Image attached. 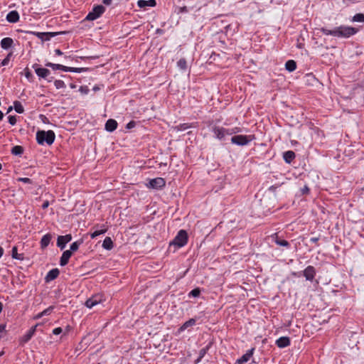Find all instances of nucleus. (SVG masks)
I'll list each match as a JSON object with an SVG mask.
<instances>
[{
  "mask_svg": "<svg viewBox=\"0 0 364 364\" xmlns=\"http://www.w3.org/2000/svg\"><path fill=\"white\" fill-rule=\"evenodd\" d=\"M321 31L326 36L331 35L338 38H349L356 33L357 29L350 26H341L333 30L321 28Z\"/></svg>",
  "mask_w": 364,
  "mask_h": 364,
  "instance_id": "1",
  "label": "nucleus"
},
{
  "mask_svg": "<svg viewBox=\"0 0 364 364\" xmlns=\"http://www.w3.org/2000/svg\"><path fill=\"white\" fill-rule=\"evenodd\" d=\"M55 138V133L52 130L38 131L36 133V140L39 144L46 143L50 145L53 143Z\"/></svg>",
  "mask_w": 364,
  "mask_h": 364,
  "instance_id": "2",
  "label": "nucleus"
},
{
  "mask_svg": "<svg viewBox=\"0 0 364 364\" xmlns=\"http://www.w3.org/2000/svg\"><path fill=\"white\" fill-rule=\"evenodd\" d=\"M188 242V234L186 230H181L174 240L170 242V245H176L178 247H182L186 245Z\"/></svg>",
  "mask_w": 364,
  "mask_h": 364,
  "instance_id": "3",
  "label": "nucleus"
},
{
  "mask_svg": "<svg viewBox=\"0 0 364 364\" xmlns=\"http://www.w3.org/2000/svg\"><path fill=\"white\" fill-rule=\"evenodd\" d=\"M255 136L253 135H236L231 138V141L232 144L244 146L247 145L250 141L253 140Z\"/></svg>",
  "mask_w": 364,
  "mask_h": 364,
  "instance_id": "4",
  "label": "nucleus"
},
{
  "mask_svg": "<svg viewBox=\"0 0 364 364\" xmlns=\"http://www.w3.org/2000/svg\"><path fill=\"white\" fill-rule=\"evenodd\" d=\"M105 11V9L102 5L94 6L92 10L87 15L85 19L88 21H94L98 18Z\"/></svg>",
  "mask_w": 364,
  "mask_h": 364,
  "instance_id": "5",
  "label": "nucleus"
},
{
  "mask_svg": "<svg viewBox=\"0 0 364 364\" xmlns=\"http://www.w3.org/2000/svg\"><path fill=\"white\" fill-rule=\"evenodd\" d=\"M47 67L51 68L53 70H61L65 72H73V73H80L82 69L77 68H71L67 67L60 64H55L52 63H47L46 64Z\"/></svg>",
  "mask_w": 364,
  "mask_h": 364,
  "instance_id": "6",
  "label": "nucleus"
},
{
  "mask_svg": "<svg viewBox=\"0 0 364 364\" xmlns=\"http://www.w3.org/2000/svg\"><path fill=\"white\" fill-rule=\"evenodd\" d=\"M103 301V296L101 294H96L92 296V297L89 298L85 301V306L89 308L92 309L97 304L101 303Z\"/></svg>",
  "mask_w": 364,
  "mask_h": 364,
  "instance_id": "7",
  "label": "nucleus"
},
{
  "mask_svg": "<svg viewBox=\"0 0 364 364\" xmlns=\"http://www.w3.org/2000/svg\"><path fill=\"white\" fill-rule=\"evenodd\" d=\"M166 184V181L163 178H156L150 180L149 187L152 188H161Z\"/></svg>",
  "mask_w": 364,
  "mask_h": 364,
  "instance_id": "8",
  "label": "nucleus"
},
{
  "mask_svg": "<svg viewBox=\"0 0 364 364\" xmlns=\"http://www.w3.org/2000/svg\"><path fill=\"white\" fill-rule=\"evenodd\" d=\"M72 236L71 235L68 234L63 236H58V240H57V245L61 249L63 250L65 247V245L71 241Z\"/></svg>",
  "mask_w": 364,
  "mask_h": 364,
  "instance_id": "9",
  "label": "nucleus"
},
{
  "mask_svg": "<svg viewBox=\"0 0 364 364\" xmlns=\"http://www.w3.org/2000/svg\"><path fill=\"white\" fill-rule=\"evenodd\" d=\"M306 280L312 281L316 274V269L313 266H308L303 272Z\"/></svg>",
  "mask_w": 364,
  "mask_h": 364,
  "instance_id": "10",
  "label": "nucleus"
},
{
  "mask_svg": "<svg viewBox=\"0 0 364 364\" xmlns=\"http://www.w3.org/2000/svg\"><path fill=\"white\" fill-rule=\"evenodd\" d=\"M58 33L57 32H48V33H41V32H34L35 34L38 38L42 41H49L52 37L55 36Z\"/></svg>",
  "mask_w": 364,
  "mask_h": 364,
  "instance_id": "11",
  "label": "nucleus"
},
{
  "mask_svg": "<svg viewBox=\"0 0 364 364\" xmlns=\"http://www.w3.org/2000/svg\"><path fill=\"white\" fill-rule=\"evenodd\" d=\"M213 132L215 136L219 139H223L227 134V130L225 128L215 127L213 129Z\"/></svg>",
  "mask_w": 364,
  "mask_h": 364,
  "instance_id": "12",
  "label": "nucleus"
},
{
  "mask_svg": "<svg viewBox=\"0 0 364 364\" xmlns=\"http://www.w3.org/2000/svg\"><path fill=\"white\" fill-rule=\"evenodd\" d=\"M254 349L252 348L249 350L245 354H244L240 358L237 360V364H245L247 361L250 360V358L252 356Z\"/></svg>",
  "mask_w": 364,
  "mask_h": 364,
  "instance_id": "13",
  "label": "nucleus"
},
{
  "mask_svg": "<svg viewBox=\"0 0 364 364\" xmlns=\"http://www.w3.org/2000/svg\"><path fill=\"white\" fill-rule=\"evenodd\" d=\"M72 256L71 250H65L63 252L60 260V266H65L68 263V261Z\"/></svg>",
  "mask_w": 364,
  "mask_h": 364,
  "instance_id": "14",
  "label": "nucleus"
},
{
  "mask_svg": "<svg viewBox=\"0 0 364 364\" xmlns=\"http://www.w3.org/2000/svg\"><path fill=\"white\" fill-rule=\"evenodd\" d=\"M156 4L155 0H139L137 5L140 8H146L147 6L154 7Z\"/></svg>",
  "mask_w": 364,
  "mask_h": 364,
  "instance_id": "15",
  "label": "nucleus"
},
{
  "mask_svg": "<svg viewBox=\"0 0 364 364\" xmlns=\"http://www.w3.org/2000/svg\"><path fill=\"white\" fill-rule=\"evenodd\" d=\"M6 20L10 23H16L19 20V14L16 11H10L6 16Z\"/></svg>",
  "mask_w": 364,
  "mask_h": 364,
  "instance_id": "16",
  "label": "nucleus"
},
{
  "mask_svg": "<svg viewBox=\"0 0 364 364\" xmlns=\"http://www.w3.org/2000/svg\"><path fill=\"white\" fill-rule=\"evenodd\" d=\"M117 127V122L116 120L109 119L105 124V129L107 132H112L114 131Z\"/></svg>",
  "mask_w": 364,
  "mask_h": 364,
  "instance_id": "17",
  "label": "nucleus"
},
{
  "mask_svg": "<svg viewBox=\"0 0 364 364\" xmlns=\"http://www.w3.org/2000/svg\"><path fill=\"white\" fill-rule=\"evenodd\" d=\"M276 344L279 348H284L290 344V340L288 337H281L277 340Z\"/></svg>",
  "mask_w": 364,
  "mask_h": 364,
  "instance_id": "18",
  "label": "nucleus"
},
{
  "mask_svg": "<svg viewBox=\"0 0 364 364\" xmlns=\"http://www.w3.org/2000/svg\"><path fill=\"white\" fill-rule=\"evenodd\" d=\"M14 43L12 38L6 37L1 41V46L4 49H9Z\"/></svg>",
  "mask_w": 364,
  "mask_h": 364,
  "instance_id": "19",
  "label": "nucleus"
},
{
  "mask_svg": "<svg viewBox=\"0 0 364 364\" xmlns=\"http://www.w3.org/2000/svg\"><path fill=\"white\" fill-rule=\"evenodd\" d=\"M35 72L37 74L38 76L46 78L48 77L50 74V70L46 68H35Z\"/></svg>",
  "mask_w": 364,
  "mask_h": 364,
  "instance_id": "20",
  "label": "nucleus"
},
{
  "mask_svg": "<svg viewBox=\"0 0 364 364\" xmlns=\"http://www.w3.org/2000/svg\"><path fill=\"white\" fill-rule=\"evenodd\" d=\"M272 237L274 238V240L275 242V243L279 246H283V247H288L289 246V242H287V240H282L280 239L277 234H274L272 235Z\"/></svg>",
  "mask_w": 364,
  "mask_h": 364,
  "instance_id": "21",
  "label": "nucleus"
},
{
  "mask_svg": "<svg viewBox=\"0 0 364 364\" xmlns=\"http://www.w3.org/2000/svg\"><path fill=\"white\" fill-rule=\"evenodd\" d=\"M51 235L50 234L45 235L41 240V246L42 249L47 247L51 240Z\"/></svg>",
  "mask_w": 364,
  "mask_h": 364,
  "instance_id": "22",
  "label": "nucleus"
},
{
  "mask_svg": "<svg viewBox=\"0 0 364 364\" xmlns=\"http://www.w3.org/2000/svg\"><path fill=\"white\" fill-rule=\"evenodd\" d=\"M59 270L58 269H53L48 272L46 279L47 281L53 280L59 275Z\"/></svg>",
  "mask_w": 364,
  "mask_h": 364,
  "instance_id": "23",
  "label": "nucleus"
},
{
  "mask_svg": "<svg viewBox=\"0 0 364 364\" xmlns=\"http://www.w3.org/2000/svg\"><path fill=\"white\" fill-rule=\"evenodd\" d=\"M284 159L287 163H291L295 158V153L293 151H287L284 153Z\"/></svg>",
  "mask_w": 364,
  "mask_h": 364,
  "instance_id": "24",
  "label": "nucleus"
},
{
  "mask_svg": "<svg viewBox=\"0 0 364 364\" xmlns=\"http://www.w3.org/2000/svg\"><path fill=\"white\" fill-rule=\"evenodd\" d=\"M285 68L289 72L294 71L296 68V62L293 60H287L285 63Z\"/></svg>",
  "mask_w": 364,
  "mask_h": 364,
  "instance_id": "25",
  "label": "nucleus"
},
{
  "mask_svg": "<svg viewBox=\"0 0 364 364\" xmlns=\"http://www.w3.org/2000/svg\"><path fill=\"white\" fill-rule=\"evenodd\" d=\"M102 247L108 250H112L113 247V242L112 239L109 237H107L103 241Z\"/></svg>",
  "mask_w": 364,
  "mask_h": 364,
  "instance_id": "26",
  "label": "nucleus"
},
{
  "mask_svg": "<svg viewBox=\"0 0 364 364\" xmlns=\"http://www.w3.org/2000/svg\"><path fill=\"white\" fill-rule=\"evenodd\" d=\"M196 323V320L194 318H191L189 319L188 321H187L186 322H185L179 328V331H184L185 329H186L189 326H192L193 325H195Z\"/></svg>",
  "mask_w": 364,
  "mask_h": 364,
  "instance_id": "27",
  "label": "nucleus"
},
{
  "mask_svg": "<svg viewBox=\"0 0 364 364\" xmlns=\"http://www.w3.org/2000/svg\"><path fill=\"white\" fill-rule=\"evenodd\" d=\"M102 228L100 229V230H97L95 231H94L92 234H91V237L93 239V238H95L96 237H97L98 235H102V234H104L107 232V228H105V225H103L102 226Z\"/></svg>",
  "mask_w": 364,
  "mask_h": 364,
  "instance_id": "28",
  "label": "nucleus"
},
{
  "mask_svg": "<svg viewBox=\"0 0 364 364\" xmlns=\"http://www.w3.org/2000/svg\"><path fill=\"white\" fill-rule=\"evenodd\" d=\"M191 127V125L188 124V123H184V124H181L178 126H176L174 127H173V130L176 131V132H180V131H184L188 128Z\"/></svg>",
  "mask_w": 364,
  "mask_h": 364,
  "instance_id": "29",
  "label": "nucleus"
},
{
  "mask_svg": "<svg viewBox=\"0 0 364 364\" xmlns=\"http://www.w3.org/2000/svg\"><path fill=\"white\" fill-rule=\"evenodd\" d=\"M23 152V149L21 146H14L11 149V154L14 155H21Z\"/></svg>",
  "mask_w": 364,
  "mask_h": 364,
  "instance_id": "30",
  "label": "nucleus"
},
{
  "mask_svg": "<svg viewBox=\"0 0 364 364\" xmlns=\"http://www.w3.org/2000/svg\"><path fill=\"white\" fill-rule=\"evenodd\" d=\"M14 109H15L16 112L19 114H21L24 112L23 107L22 106L21 102L18 101L14 102Z\"/></svg>",
  "mask_w": 364,
  "mask_h": 364,
  "instance_id": "31",
  "label": "nucleus"
},
{
  "mask_svg": "<svg viewBox=\"0 0 364 364\" xmlns=\"http://www.w3.org/2000/svg\"><path fill=\"white\" fill-rule=\"evenodd\" d=\"M82 243V240H78L74 242L73 244H71L70 250H71V252L77 251L80 247V245Z\"/></svg>",
  "mask_w": 364,
  "mask_h": 364,
  "instance_id": "32",
  "label": "nucleus"
},
{
  "mask_svg": "<svg viewBox=\"0 0 364 364\" xmlns=\"http://www.w3.org/2000/svg\"><path fill=\"white\" fill-rule=\"evenodd\" d=\"M177 65L178 67L184 70L187 68V63H186V60L184 59V58H181L180 59L178 62H177Z\"/></svg>",
  "mask_w": 364,
  "mask_h": 364,
  "instance_id": "33",
  "label": "nucleus"
},
{
  "mask_svg": "<svg viewBox=\"0 0 364 364\" xmlns=\"http://www.w3.org/2000/svg\"><path fill=\"white\" fill-rule=\"evenodd\" d=\"M353 21L364 22V14H357L353 17Z\"/></svg>",
  "mask_w": 364,
  "mask_h": 364,
  "instance_id": "34",
  "label": "nucleus"
},
{
  "mask_svg": "<svg viewBox=\"0 0 364 364\" xmlns=\"http://www.w3.org/2000/svg\"><path fill=\"white\" fill-rule=\"evenodd\" d=\"M227 130V134L228 135H232L233 134H237L241 132L240 128L239 127H234L232 129H226Z\"/></svg>",
  "mask_w": 364,
  "mask_h": 364,
  "instance_id": "35",
  "label": "nucleus"
},
{
  "mask_svg": "<svg viewBox=\"0 0 364 364\" xmlns=\"http://www.w3.org/2000/svg\"><path fill=\"white\" fill-rule=\"evenodd\" d=\"M11 255H12V257L14 258V259H22L23 257L18 255L17 253V247H14L12 248V250H11Z\"/></svg>",
  "mask_w": 364,
  "mask_h": 364,
  "instance_id": "36",
  "label": "nucleus"
},
{
  "mask_svg": "<svg viewBox=\"0 0 364 364\" xmlns=\"http://www.w3.org/2000/svg\"><path fill=\"white\" fill-rule=\"evenodd\" d=\"M54 85L57 89L65 87V84L63 80H56L54 82Z\"/></svg>",
  "mask_w": 364,
  "mask_h": 364,
  "instance_id": "37",
  "label": "nucleus"
},
{
  "mask_svg": "<svg viewBox=\"0 0 364 364\" xmlns=\"http://www.w3.org/2000/svg\"><path fill=\"white\" fill-rule=\"evenodd\" d=\"M207 349H208L207 348H204L200 350L199 357L196 360V363H199L200 361V360L202 359V358H203L205 356V355L207 353Z\"/></svg>",
  "mask_w": 364,
  "mask_h": 364,
  "instance_id": "38",
  "label": "nucleus"
},
{
  "mask_svg": "<svg viewBox=\"0 0 364 364\" xmlns=\"http://www.w3.org/2000/svg\"><path fill=\"white\" fill-rule=\"evenodd\" d=\"M33 335L31 333H29L28 331L22 337L21 341L23 343L28 342L31 338Z\"/></svg>",
  "mask_w": 364,
  "mask_h": 364,
  "instance_id": "39",
  "label": "nucleus"
},
{
  "mask_svg": "<svg viewBox=\"0 0 364 364\" xmlns=\"http://www.w3.org/2000/svg\"><path fill=\"white\" fill-rule=\"evenodd\" d=\"M200 291L198 288L193 289L190 293L189 295L192 296L193 297H197L200 295Z\"/></svg>",
  "mask_w": 364,
  "mask_h": 364,
  "instance_id": "40",
  "label": "nucleus"
},
{
  "mask_svg": "<svg viewBox=\"0 0 364 364\" xmlns=\"http://www.w3.org/2000/svg\"><path fill=\"white\" fill-rule=\"evenodd\" d=\"M10 55L11 54H9L1 62V65L4 66L8 65L9 60H10Z\"/></svg>",
  "mask_w": 364,
  "mask_h": 364,
  "instance_id": "41",
  "label": "nucleus"
},
{
  "mask_svg": "<svg viewBox=\"0 0 364 364\" xmlns=\"http://www.w3.org/2000/svg\"><path fill=\"white\" fill-rule=\"evenodd\" d=\"M53 306H50L41 312V315H49L53 311Z\"/></svg>",
  "mask_w": 364,
  "mask_h": 364,
  "instance_id": "42",
  "label": "nucleus"
},
{
  "mask_svg": "<svg viewBox=\"0 0 364 364\" xmlns=\"http://www.w3.org/2000/svg\"><path fill=\"white\" fill-rule=\"evenodd\" d=\"M9 122L11 125H14L16 123V119L15 116L9 117Z\"/></svg>",
  "mask_w": 364,
  "mask_h": 364,
  "instance_id": "43",
  "label": "nucleus"
},
{
  "mask_svg": "<svg viewBox=\"0 0 364 364\" xmlns=\"http://www.w3.org/2000/svg\"><path fill=\"white\" fill-rule=\"evenodd\" d=\"M17 180L26 183H31V180L29 178H18Z\"/></svg>",
  "mask_w": 364,
  "mask_h": 364,
  "instance_id": "44",
  "label": "nucleus"
},
{
  "mask_svg": "<svg viewBox=\"0 0 364 364\" xmlns=\"http://www.w3.org/2000/svg\"><path fill=\"white\" fill-rule=\"evenodd\" d=\"M62 331H63L62 328L58 327V328H55L53 329V333L55 335H59L60 333H62Z\"/></svg>",
  "mask_w": 364,
  "mask_h": 364,
  "instance_id": "45",
  "label": "nucleus"
},
{
  "mask_svg": "<svg viewBox=\"0 0 364 364\" xmlns=\"http://www.w3.org/2000/svg\"><path fill=\"white\" fill-rule=\"evenodd\" d=\"M135 125H136L135 122H134V121H131V122H129L127 124V129H132V128H134V127H135Z\"/></svg>",
  "mask_w": 364,
  "mask_h": 364,
  "instance_id": "46",
  "label": "nucleus"
},
{
  "mask_svg": "<svg viewBox=\"0 0 364 364\" xmlns=\"http://www.w3.org/2000/svg\"><path fill=\"white\" fill-rule=\"evenodd\" d=\"M25 76L28 80H30L32 77L31 73L28 69L25 70Z\"/></svg>",
  "mask_w": 364,
  "mask_h": 364,
  "instance_id": "47",
  "label": "nucleus"
},
{
  "mask_svg": "<svg viewBox=\"0 0 364 364\" xmlns=\"http://www.w3.org/2000/svg\"><path fill=\"white\" fill-rule=\"evenodd\" d=\"M5 327L4 324H0V338L2 337V333L4 331Z\"/></svg>",
  "mask_w": 364,
  "mask_h": 364,
  "instance_id": "48",
  "label": "nucleus"
},
{
  "mask_svg": "<svg viewBox=\"0 0 364 364\" xmlns=\"http://www.w3.org/2000/svg\"><path fill=\"white\" fill-rule=\"evenodd\" d=\"M49 206V201L48 200H45L42 205V208L43 209H46Z\"/></svg>",
  "mask_w": 364,
  "mask_h": 364,
  "instance_id": "49",
  "label": "nucleus"
},
{
  "mask_svg": "<svg viewBox=\"0 0 364 364\" xmlns=\"http://www.w3.org/2000/svg\"><path fill=\"white\" fill-rule=\"evenodd\" d=\"M112 0H102V2L105 5H110L112 4Z\"/></svg>",
  "mask_w": 364,
  "mask_h": 364,
  "instance_id": "50",
  "label": "nucleus"
},
{
  "mask_svg": "<svg viewBox=\"0 0 364 364\" xmlns=\"http://www.w3.org/2000/svg\"><path fill=\"white\" fill-rule=\"evenodd\" d=\"M36 326L32 327L29 331L28 332L29 333H31V334L33 336L35 331H36Z\"/></svg>",
  "mask_w": 364,
  "mask_h": 364,
  "instance_id": "51",
  "label": "nucleus"
},
{
  "mask_svg": "<svg viewBox=\"0 0 364 364\" xmlns=\"http://www.w3.org/2000/svg\"><path fill=\"white\" fill-rule=\"evenodd\" d=\"M55 53L58 55H63V52L60 49H55Z\"/></svg>",
  "mask_w": 364,
  "mask_h": 364,
  "instance_id": "52",
  "label": "nucleus"
},
{
  "mask_svg": "<svg viewBox=\"0 0 364 364\" xmlns=\"http://www.w3.org/2000/svg\"><path fill=\"white\" fill-rule=\"evenodd\" d=\"M309 191V188L307 186H305L303 189H302V193H308Z\"/></svg>",
  "mask_w": 364,
  "mask_h": 364,
  "instance_id": "53",
  "label": "nucleus"
},
{
  "mask_svg": "<svg viewBox=\"0 0 364 364\" xmlns=\"http://www.w3.org/2000/svg\"><path fill=\"white\" fill-rule=\"evenodd\" d=\"M318 240V237H311L310 239V241L312 242H316Z\"/></svg>",
  "mask_w": 364,
  "mask_h": 364,
  "instance_id": "54",
  "label": "nucleus"
},
{
  "mask_svg": "<svg viewBox=\"0 0 364 364\" xmlns=\"http://www.w3.org/2000/svg\"><path fill=\"white\" fill-rule=\"evenodd\" d=\"M44 315H41V312L39 313L38 314H37L36 316H35V318L36 319H38L40 318H41L42 316H43Z\"/></svg>",
  "mask_w": 364,
  "mask_h": 364,
  "instance_id": "55",
  "label": "nucleus"
},
{
  "mask_svg": "<svg viewBox=\"0 0 364 364\" xmlns=\"http://www.w3.org/2000/svg\"><path fill=\"white\" fill-rule=\"evenodd\" d=\"M3 253H4V250L1 247H0V258L1 257Z\"/></svg>",
  "mask_w": 364,
  "mask_h": 364,
  "instance_id": "56",
  "label": "nucleus"
},
{
  "mask_svg": "<svg viewBox=\"0 0 364 364\" xmlns=\"http://www.w3.org/2000/svg\"><path fill=\"white\" fill-rule=\"evenodd\" d=\"M3 117H4V114H3L2 112L0 111V121L2 119Z\"/></svg>",
  "mask_w": 364,
  "mask_h": 364,
  "instance_id": "57",
  "label": "nucleus"
},
{
  "mask_svg": "<svg viewBox=\"0 0 364 364\" xmlns=\"http://www.w3.org/2000/svg\"><path fill=\"white\" fill-rule=\"evenodd\" d=\"M275 189H276V187H275V186H272L269 188V190H272V191L275 190Z\"/></svg>",
  "mask_w": 364,
  "mask_h": 364,
  "instance_id": "58",
  "label": "nucleus"
},
{
  "mask_svg": "<svg viewBox=\"0 0 364 364\" xmlns=\"http://www.w3.org/2000/svg\"><path fill=\"white\" fill-rule=\"evenodd\" d=\"M2 309H3V305H2L1 302H0V313L2 311Z\"/></svg>",
  "mask_w": 364,
  "mask_h": 364,
  "instance_id": "59",
  "label": "nucleus"
},
{
  "mask_svg": "<svg viewBox=\"0 0 364 364\" xmlns=\"http://www.w3.org/2000/svg\"><path fill=\"white\" fill-rule=\"evenodd\" d=\"M4 351H1L0 352V357L4 355Z\"/></svg>",
  "mask_w": 364,
  "mask_h": 364,
  "instance_id": "60",
  "label": "nucleus"
},
{
  "mask_svg": "<svg viewBox=\"0 0 364 364\" xmlns=\"http://www.w3.org/2000/svg\"><path fill=\"white\" fill-rule=\"evenodd\" d=\"M98 89H99V88H98V87H94V90H97Z\"/></svg>",
  "mask_w": 364,
  "mask_h": 364,
  "instance_id": "61",
  "label": "nucleus"
},
{
  "mask_svg": "<svg viewBox=\"0 0 364 364\" xmlns=\"http://www.w3.org/2000/svg\"><path fill=\"white\" fill-rule=\"evenodd\" d=\"M11 109H12V107H10L9 108V111H10V110H11Z\"/></svg>",
  "mask_w": 364,
  "mask_h": 364,
  "instance_id": "62",
  "label": "nucleus"
},
{
  "mask_svg": "<svg viewBox=\"0 0 364 364\" xmlns=\"http://www.w3.org/2000/svg\"><path fill=\"white\" fill-rule=\"evenodd\" d=\"M1 168H2V166H1V164H0V170L1 169Z\"/></svg>",
  "mask_w": 364,
  "mask_h": 364,
  "instance_id": "63",
  "label": "nucleus"
}]
</instances>
